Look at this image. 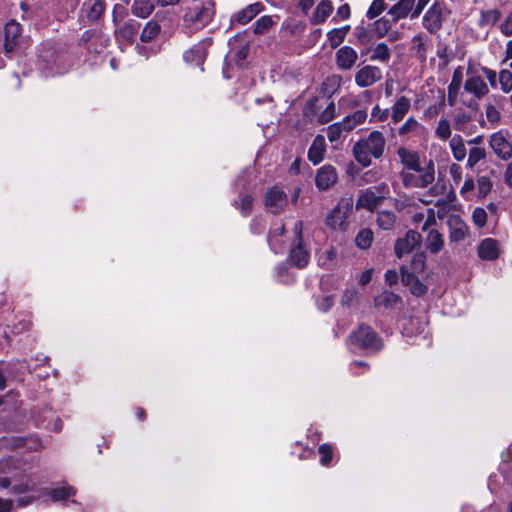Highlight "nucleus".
Segmentation results:
<instances>
[{
  "mask_svg": "<svg viewBox=\"0 0 512 512\" xmlns=\"http://www.w3.org/2000/svg\"><path fill=\"white\" fill-rule=\"evenodd\" d=\"M501 253L499 242L494 238L483 239L477 248V254L480 259L485 261L496 260Z\"/></svg>",
  "mask_w": 512,
  "mask_h": 512,
  "instance_id": "dca6fc26",
  "label": "nucleus"
},
{
  "mask_svg": "<svg viewBox=\"0 0 512 512\" xmlns=\"http://www.w3.org/2000/svg\"><path fill=\"white\" fill-rule=\"evenodd\" d=\"M471 120L472 118L467 112L458 111L454 116V128L465 133L467 132V127Z\"/></svg>",
  "mask_w": 512,
  "mask_h": 512,
  "instance_id": "c03bdc74",
  "label": "nucleus"
},
{
  "mask_svg": "<svg viewBox=\"0 0 512 512\" xmlns=\"http://www.w3.org/2000/svg\"><path fill=\"white\" fill-rule=\"evenodd\" d=\"M4 50L7 54L12 53L17 48L18 38L21 34V26L15 20L9 21L5 26Z\"/></svg>",
  "mask_w": 512,
  "mask_h": 512,
  "instance_id": "a211bd4d",
  "label": "nucleus"
},
{
  "mask_svg": "<svg viewBox=\"0 0 512 512\" xmlns=\"http://www.w3.org/2000/svg\"><path fill=\"white\" fill-rule=\"evenodd\" d=\"M474 189H475V183H474L473 178L470 176V177L466 178L462 187L460 188V195L464 199L470 200L473 195Z\"/></svg>",
  "mask_w": 512,
  "mask_h": 512,
  "instance_id": "052dcab7",
  "label": "nucleus"
},
{
  "mask_svg": "<svg viewBox=\"0 0 512 512\" xmlns=\"http://www.w3.org/2000/svg\"><path fill=\"white\" fill-rule=\"evenodd\" d=\"M350 30V26L346 25L340 28H334L327 32V41L332 48L342 44Z\"/></svg>",
  "mask_w": 512,
  "mask_h": 512,
  "instance_id": "c756f323",
  "label": "nucleus"
},
{
  "mask_svg": "<svg viewBox=\"0 0 512 512\" xmlns=\"http://www.w3.org/2000/svg\"><path fill=\"white\" fill-rule=\"evenodd\" d=\"M263 5L260 2L253 3L232 16V22L240 25L249 23L263 10Z\"/></svg>",
  "mask_w": 512,
  "mask_h": 512,
  "instance_id": "5701e85b",
  "label": "nucleus"
},
{
  "mask_svg": "<svg viewBox=\"0 0 512 512\" xmlns=\"http://www.w3.org/2000/svg\"><path fill=\"white\" fill-rule=\"evenodd\" d=\"M487 212L484 208L477 207L473 210L472 221L478 228H483L487 223Z\"/></svg>",
  "mask_w": 512,
  "mask_h": 512,
  "instance_id": "6e6d98bb",
  "label": "nucleus"
},
{
  "mask_svg": "<svg viewBox=\"0 0 512 512\" xmlns=\"http://www.w3.org/2000/svg\"><path fill=\"white\" fill-rule=\"evenodd\" d=\"M214 15V3L207 0H188L183 4V21L192 30L205 27Z\"/></svg>",
  "mask_w": 512,
  "mask_h": 512,
  "instance_id": "f03ea898",
  "label": "nucleus"
},
{
  "mask_svg": "<svg viewBox=\"0 0 512 512\" xmlns=\"http://www.w3.org/2000/svg\"><path fill=\"white\" fill-rule=\"evenodd\" d=\"M159 31L160 25L158 22L153 20L147 22L140 35L141 41L145 43L151 41L154 37L158 35Z\"/></svg>",
  "mask_w": 512,
  "mask_h": 512,
  "instance_id": "58836bf2",
  "label": "nucleus"
},
{
  "mask_svg": "<svg viewBox=\"0 0 512 512\" xmlns=\"http://www.w3.org/2000/svg\"><path fill=\"white\" fill-rule=\"evenodd\" d=\"M397 155L403 166L402 170L419 171L420 169H424V167L421 165V159L418 152L407 149L405 147H400L397 150Z\"/></svg>",
  "mask_w": 512,
  "mask_h": 512,
  "instance_id": "f3484780",
  "label": "nucleus"
},
{
  "mask_svg": "<svg viewBox=\"0 0 512 512\" xmlns=\"http://www.w3.org/2000/svg\"><path fill=\"white\" fill-rule=\"evenodd\" d=\"M501 31L503 34L512 35V12L506 17L505 21L501 24Z\"/></svg>",
  "mask_w": 512,
  "mask_h": 512,
  "instance_id": "774afa93",
  "label": "nucleus"
},
{
  "mask_svg": "<svg viewBox=\"0 0 512 512\" xmlns=\"http://www.w3.org/2000/svg\"><path fill=\"white\" fill-rule=\"evenodd\" d=\"M486 158V150L482 147L471 148L468 154L467 167L473 168Z\"/></svg>",
  "mask_w": 512,
  "mask_h": 512,
  "instance_id": "37998d69",
  "label": "nucleus"
},
{
  "mask_svg": "<svg viewBox=\"0 0 512 512\" xmlns=\"http://www.w3.org/2000/svg\"><path fill=\"white\" fill-rule=\"evenodd\" d=\"M478 194L480 197H485L492 188L491 180L486 176H481L477 179Z\"/></svg>",
  "mask_w": 512,
  "mask_h": 512,
  "instance_id": "bf43d9fd",
  "label": "nucleus"
},
{
  "mask_svg": "<svg viewBox=\"0 0 512 512\" xmlns=\"http://www.w3.org/2000/svg\"><path fill=\"white\" fill-rule=\"evenodd\" d=\"M337 257V251L335 248L330 247L320 255L318 261L321 266L329 267Z\"/></svg>",
  "mask_w": 512,
  "mask_h": 512,
  "instance_id": "4d7b16f0",
  "label": "nucleus"
},
{
  "mask_svg": "<svg viewBox=\"0 0 512 512\" xmlns=\"http://www.w3.org/2000/svg\"><path fill=\"white\" fill-rule=\"evenodd\" d=\"M337 179L336 169L332 165H324L317 171L315 182L320 190H327L337 182Z\"/></svg>",
  "mask_w": 512,
  "mask_h": 512,
  "instance_id": "aec40b11",
  "label": "nucleus"
},
{
  "mask_svg": "<svg viewBox=\"0 0 512 512\" xmlns=\"http://www.w3.org/2000/svg\"><path fill=\"white\" fill-rule=\"evenodd\" d=\"M276 22L274 21L272 16H262L259 18L254 24V33L263 34L268 31L272 26H274Z\"/></svg>",
  "mask_w": 512,
  "mask_h": 512,
  "instance_id": "a18cd8bd",
  "label": "nucleus"
},
{
  "mask_svg": "<svg viewBox=\"0 0 512 512\" xmlns=\"http://www.w3.org/2000/svg\"><path fill=\"white\" fill-rule=\"evenodd\" d=\"M425 328V321H422L417 317L403 318L401 321L402 334L405 337L418 336L424 333Z\"/></svg>",
  "mask_w": 512,
  "mask_h": 512,
  "instance_id": "4be33fe9",
  "label": "nucleus"
},
{
  "mask_svg": "<svg viewBox=\"0 0 512 512\" xmlns=\"http://www.w3.org/2000/svg\"><path fill=\"white\" fill-rule=\"evenodd\" d=\"M351 349L379 350L382 348V341L369 327L361 325L349 336Z\"/></svg>",
  "mask_w": 512,
  "mask_h": 512,
  "instance_id": "20e7f679",
  "label": "nucleus"
},
{
  "mask_svg": "<svg viewBox=\"0 0 512 512\" xmlns=\"http://www.w3.org/2000/svg\"><path fill=\"white\" fill-rule=\"evenodd\" d=\"M437 224L435 211L429 209L427 221L421 226V230L427 233L424 241L425 247L432 254L439 253L445 244L443 235L437 229Z\"/></svg>",
  "mask_w": 512,
  "mask_h": 512,
  "instance_id": "39448f33",
  "label": "nucleus"
},
{
  "mask_svg": "<svg viewBox=\"0 0 512 512\" xmlns=\"http://www.w3.org/2000/svg\"><path fill=\"white\" fill-rule=\"evenodd\" d=\"M395 22L387 17H381L374 21L372 30L378 38H383L390 31Z\"/></svg>",
  "mask_w": 512,
  "mask_h": 512,
  "instance_id": "4c0bfd02",
  "label": "nucleus"
},
{
  "mask_svg": "<svg viewBox=\"0 0 512 512\" xmlns=\"http://www.w3.org/2000/svg\"><path fill=\"white\" fill-rule=\"evenodd\" d=\"M386 140L382 132L374 130L368 136L359 139L354 147L355 160L363 167L372 163V158L379 159L385 151Z\"/></svg>",
  "mask_w": 512,
  "mask_h": 512,
  "instance_id": "f257e3e1",
  "label": "nucleus"
},
{
  "mask_svg": "<svg viewBox=\"0 0 512 512\" xmlns=\"http://www.w3.org/2000/svg\"><path fill=\"white\" fill-rule=\"evenodd\" d=\"M374 240L372 230L368 228L361 229L355 237V244L359 249L366 250L371 247Z\"/></svg>",
  "mask_w": 512,
  "mask_h": 512,
  "instance_id": "f704fd0d",
  "label": "nucleus"
},
{
  "mask_svg": "<svg viewBox=\"0 0 512 512\" xmlns=\"http://www.w3.org/2000/svg\"><path fill=\"white\" fill-rule=\"evenodd\" d=\"M47 494L51 497L52 501L60 502L74 495L75 490L72 486L64 484L62 486L47 490Z\"/></svg>",
  "mask_w": 512,
  "mask_h": 512,
  "instance_id": "2f4dec72",
  "label": "nucleus"
},
{
  "mask_svg": "<svg viewBox=\"0 0 512 512\" xmlns=\"http://www.w3.org/2000/svg\"><path fill=\"white\" fill-rule=\"evenodd\" d=\"M343 132L346 131V124H344V121L333 123L327 128V137L330 142L337 141Z\"/></svg>",
  "mask_w": 512,
  "mask_h": 512,
  "instance_id": "49530a36",
  "label": "nucleus"
},
{
  "mask_svg": "<svg viewBox=\"0 0 512 512\" xmlns=\"http://www.w3.org/2000/svg\"><path fill=\"white\" fill-rule=\"evenodd\" d=\"M377 223L384 230L391 229L395 223V215L392 212L382 211L377 216Z\"/></svg>",
  "mask_w": 512,
  "mask_h": 512,
  "instance_id": "603ef678",
  "label": "nucleus"
},
{
  "mask_svg": "<svg viewBox=\"0 0 512 512\" xmlns=\"http://www.w3.org/2000/svg\"><path fill=\"white\" fill-rule=\"evenodd\" d=\"M84 5L88 9L87 17L92 21L99 19L105 10V4L101 0H89Z\"/></svg>",
  "mask_w": 512,
  "mask_h": 512,
  "instance_id": "c9c22d12",
  "label": "nucleus"
},
{
  "mask_svg": "<svg viewBox=\"0 0 512 512\" xmlns=\"http://www.w3.org/2000/svg\"><path fill=\"white\" fill-rule=\"evenodd\" d=\"M334 10L333 4L330 0H321L314 12L312 13L309 21L312 25L324 23Z\"/></svg>",
  "mask_w": 512,
  "mask_h": 512,
  "instance_id": "b1692460",
  "label": "nucleus"
},
{
  "mask_svg": "<svg viewBox=\"0 0 512 512\" xmlns=\"http://www.w3.org/2000/svg\"><path fill=\"white\" fill-rule=\"evenodd\" d=\"M390 49L385 43H379L373 50L371 59L381 62H387L390 58Z\"/></svg>",
  "mask_w": 512,
  "mask_h": 512,
  "instance_id": "de8ad7c7",
  "label": "nucleus"
},
{
  "mask_svg": "<svg viewBox=\"0 0 512 512\" xmlns=\"http://www.w3.org/2000/svg\"><path fill=\"white\" fill-rule=\"evenodd\" d=\"M387 9V4L384 0H373L366 11V17L373 20L379 17Z\"/></svg>",
  "mask_w": 512,
  "mask_h": 512,
  "instance_id": "79ce46f5",
  "label": "nucleus"
},
{
  "mask_svg": "<svg viewBox=\"0 0 512 512\" xmlns=\"http://www.w3.org/2000/svg\"><path fill=\"white\" fill-rule=\"evenodd\" d=\"M453 157L457 161H462L467 155L464 141L460 135H454L449 142Z\"/></svg>",
  "mask_w": 512,
  "mask_h": 512,
  "instance_id": "473e14b6",
  "label": "nucleus"
},
{
  "mask_svg": "<svg viewBox=\"0 0 512 512\" xmlns=\"http://www.w3.org/2000/svg\"><path fill=\"white\" fill-rule=\"evenodd\" d=\"M382 198L383 196L377 195L372 189H366L359 195L356 207L373 211L380 204Z\"/></svg>",
  "mask_w": 512,
  "mask_h": 512,
  "instance_id": "a878e982",
  "label": "nucleus"
},
{
  "mask_svg": "<svg viewBox=\"0 0 512 512\" xmlns=\"http://www.w3.org/2000/svg\"><path fill=\"white\" fill-rule=\"evenodd\" d=\"M253 198L248 194L239 195V201L234 202L236 209L240 211L243 216H248L252 210Z\"/></svg>",
  "mask_w": 512,
  "mask_h": 512,
  "instance_id": "a19ab883",
  "label": "nucleus"
},
{
  "mask_svg": "<svg viewBox=\"0 0 512 512\" xmlns=\"http://www.w3.org/2000/svg\"><path fill=\"white\" fill-rule=\"evenodd\" d=\"M464 89L467 93L473 95L476 99H481L489 92L488 86L484 79L474 72L467 73V79L464 83Z\"/></svg>",
  "mask_w": 512,
  "mask_h": 512,
  "instance_id": "f8f14e48",
  "label": "nucleus"
},
{
  "mask_svg": "<svg viewBox=\"0 0 512 512\" xmlns=\"http://www.w3.org/2000/svg\"><path fill=\"white\" fill-rule=\"evenodd\" d=\"M154 10L152 0H134L132 5L133 15L139 18H147Z\"/></svg>",
  "mask_w": 512,
  "mask_h": 512,
  "instance_id": "7c9ffc66",
  "label": "nucleus"
},
{
  "mask_svg": "<svg viewBox=\"0 0 512 512\" xmlns=\"http://www.w3.org/2000/svg\"><path fill=\"white\" fill-rule=\"evenodd\" d=\"M498 84L503 93H510L512 91V71L503 69L498 74Z\"/></svg>",
  "mask_w": 512,
  "mask_h": 512,
  "instance_id": "ea45409f",
  "label": "nucleus"
},
{
  "mask_svg": "<svg viewBox=\"0 0 512 512\" xmlns=\"http://www.w3.org/2000/svg\"><path fill=\"white\" fill-rule=\"evenodd\" d=\"M367 112L365 110H357L354 113L347 115L343 121L346 124V131L353 130L357 125L365 122Z\"/></svg>",
  "mask_w": 512,
  "mask_h": 512,
  "instance_id": "e433bc0d",
  "label": "nucleus"
},
{
  "mask_svg": "<svg viewBox=\"0 0 512 512\" xmlns=\"http://www.w3.org/2000/svg\"><path fill=\"white\" fill-rule=\"evenodd\" d=\"M358 59V52L351 46H342L335 52V64L341 71L351 70Z\"/></svg>",
  "mask_w": 512,
  "mask_h": 512,
  "instance_id": "9b49d317",
  "label": "nucleus"
},
{
  "mask_svg": "<svg viewBox=\"0 0 512 512\" xmlns=\"http://www.w3.org/2000/svg\"><path fill=\"white\" fill-rule=\"evenodd\" d=\"M449 239L451 242H460L469 234V228L466 223L456 215H452L448 219Z\"/></svg>",
  "mask_w": 512,
  "mask_h": 512,
  "instance_id": "6ab92c4d",
  "label": "nucleus"
},
{
  "mask_svg": "<svg viewBox=\"0 0 512 512\" xmlns=\"http://www.w3.org/2000/svg\"><path fill=\"white\" fill-rule=\"evenodd\" d=\"M399 175L405 188H425L435 179L434 165L429 162L424 169L419 171L401 170Z\"/></svg>",
  "mask_w": 512,
  "mask_h": 512,
  "instance_id": "7ed1b4c3",
  "label": "nucleus"
},
{
  "mask_svg": "<svg viewBox=\"0 0 512 512\" xmlns=\"http://www.w3.org/2000/svg\"><path fill=\"white\" fill-rule=\"evenodd\" d=\"M420 123L413 117H409L398 129V133L400 136L407 135L411 132L416 131L420 128Z\"/></svg>",
  "mask_w": 512,
  "mask_h": 512,
  "instance_id": "864d4df0",
  "label": "nucleus"
},
{
  "mask_svg": "<svg viewBox=\"0 0 512 512\" xmlns=\"http://www.w3.org/2000/svg\"><path fill=\"white\" fill-rule=\"evenodd\" d=\"M421 242V235L414 231H408L403 238L397 240L395 253L398 258L410 253Z\"/></svg>",
  "mask_w": 512,
  "mask_h": 512,
  "instance_id": "2eb2a0df",
  "label": "nucleus"
},
{
  "mask_svg": "<svg viewBox=\"0 0 512 512\" xmlns=\"http://www.w3.org/2000/svg\"><path fill=\"white\" fill-rule=\"evenodd\" d=\"M415 0H399L388 10V15L395 23L408 16L411 17L414 10Z\"/></svg>",
  "mask_w": 512,
  "mask_h": 512,
  "instance_id": "412c9836",
  "label": "nucleus"
},
{
  "mask_svg": "<svg viewBox=\"0 0 512 512\" xmlns=\"http://www.w3.org/2000/svg\"><path fill=\"white\" fill-rule=\"evenodd\" d=\"M293 235L294 240L299 243L290 251V261L298 268H303L308 264L310 256L308 251L301 244L302 223L300 221L294 223Z\"/></svg>",
  "mask_w": 512,
  "mask_h": 512,
  "instance_id": "6e6552de",
  "label": "nucleus"
},
{
  "mask_svg": "<svg viewBox=\"0 0 512 512\" xmlns=\"http://www.w3.org/2000/svg\"><path fill=\"white\" fill-rule=\"evenodd\" d=\"M352 209V201L350 199H341L336 207L327 215L326 225L333 230H346L347 217Z\"/></svg>",
  "mask_w": 512,
  "mask_h": 512,
  "instance_id": "0eeeda50",
  "label": "nucleus"
},
{
  "mask_svg": "<svg viewBox=\"0 0 512 512\" xmlns=\"http://www.w3.org/2000/svg\"><path fill=\"white\" fill-rule=\"evenodd\" d=\"M411 107V100L406 96H400L390 109V117L394 124L399 123L408 113Z\"/></svg>",
  "mask_w": 512,
  "mask_h": 512,
  "instance_id": "393cba45",
  "label": "nucleus"
},
{
  "mask_svg": "<svg viewBox=\"0 0 512 512\" xmlns=\"http://www.w3.org/2000/svg\"><path fill=\"white\" fill-rule=\"evenodd\" d=\"M138 27L139 24L135 21L130 20L124 22L115 30L117 39L124 42H131L137 33Z\"/></svg>",
  "mask_w": 512,
  "mask_h": 512,
  "instance_id": "c85d7f7f",
  "label": "nucleus"
},
{
  "mask_svg": "<svg viewBox=\"0 0 512 512\" xmlns=\"http://www.w3.org/2000/svg\"><path fill=\"white\" fill-rule=\"evenodd\" d=\"M335 105L330 103L325 110L319 115L318 120L320 123H327L334 118Z\"/></svg>",
  "mask_w": 512,
  "mask_h": 512,
  "instance_id": "69168bd1",
  "label": "nucleus"
},
{
  "mask_svg": "<svg viewBox=\"0 0 512 512\" xmlns=\"http://www.w3.org/2000/svg\"><path fill=\"white\" fill-rule=\"evenodd\" d=\"M380 301L386 307H394L400 302V298L392 292H384Z\"/></svg>",
  "mask_w": 512,
  "mask_h": 512,
  "instance_id": "0e129e2a",
  "label": "nucleus"
},
{
  "mask_svg": "<svg viewBox=\"0 0 512 512\" xmlns=\"http://www.w3.org/2000/svg\"><path fill=\"white\" fill-rule=\"evenodd\" d=\"M318 451H319V454L321 455L320 464L323 466H327L332 460V456H333L332 447L329 444H322L319 447Z\"/></svg>",
  "mask_w": 512,
  "mask_h": 512,
  "instance_id": "13d9d810",
  "label": "nucleus"
},
{
  "mask_svg": "<svg viewBox=\"0 0 512 512\" xmlns=\"http://www.w3.org/2000/svg\"><path fill=\"white\" fill-rule=\"evenodd\" d=\"M325 152H326L325 139L322 135H318L314 138V140L308 150V159L314 165H317L323 160Z\"/></svg>",
  "mask_w": 512,
  "mask_h": 512,
  "instance_id": "bb28decb",
  "label": "nucleus"
},
{
  "mask_svg": "<svg viewBox=\"0 0 512 512\" xmlns=\"http://www.w3.org/2000/svg\"><path fill=\"white\" fill-rule=\"evenodd\" d=\"M17 446L25 447L27 450L37 451L44 447L42 441L37 436L20 439Z\"/></svg>",
  "mask_w": 512,
  "mask_h": 512,
  "instance_id": "3c124183",
  "label": "nucleus"
},
{
  "mask_svg": "<svg viewBox=\"0 0 512 512\" xmlns=\"http://www.w3.org/2000/svg\"><path fill=\"white\" fill-rule=\"evenodd\" d=\"M446 8L444 4L435 2L423 16V26L431 33L438 31L442 27Z\"/></svg>",
  "mask_w": 512,
  "mask_h": 512,
  "instance_id": "1a4fd4ad",
  "label": "nucleus"
},
{
  "mask_svg": "<svg viewBox=\"0 0 512 512\" xmlns=\"http://www.w3.org/2000/svg\"><path fill=\"white\" fill-rule=\"evenodd\" d=\"M500 18V13L496 9L484 11L481 13V17L479 19V26L484 27L488 25H493Z\"/></svg>",
  "mask_w": 512,
  "mask_h": 512,
  "instance_id": "09e8293b",
  "label": "nucleus"
},
{
  "mask_svg": "<svg viewBox=\"0 0 512 512\" xmlns=\"http://www.w3.org/2000/svg\"><path fill=\"white\" fill-rule=\"evenodd\" d=\"M285 233V226L283 224H275L274 228L270 231L269 234V244L271 249L275 252H281L285 247V241L281 239Z\"/></svg>",
  "mask_w": 512,
  "mask_h": 512,
  "instance_id": "cd10ccee",
  "label": "nucleus"
},
{
  "mask_svg": "<svg viewBox=\"0 0 512 512\" xmlns=\"http://www.w3.org/2000/svg\"><path fill=\"white\" fill-rule=\"evenodd\" d=\"M287 203L288 198L286 193L278 187H273L266 194L265 204L272 213L277 214L281 212L286 207Z\"/></svg>",
  "mask_w": 512,
  "mask_h": 512,
  "instance_id": "4468645a",
  "label": "nucleus"
},
{
  "mask_svg": "<svg viewBox=\"0 0 512 512\" xmlns=\"http://www.w3.org/2000/svg\"><path fill=\"white\" fill-rule=\"evenodd\" d=\"M358 300V291L355 288H347L341 298V304L343 306H351Z\"/></svg>",
  "mask_w": 512,
  "mask_h": 512,
  "instance_id": "680f3d73",
  "label": "nucleus"
},
{
  "mask_svg": "<svg viewBox=\"0 0 512 512\" xmlns=\"http://www.w3.org/2000/svg\"><path fill=\"white\" fill-rule=\"evenodd\" d=\"M212 41L210 38H206L197 44L193 45L190 49L186 50L183 54L185 62L201 65L207 56V49L211 45Z\"/></svg>",
  "mask_w": 512,
  "mask_h": 512,
  "instance_id": "ddd939ff",
  "label": "nucleus"
},
{
  "mask_svg": "<svg viewBox=\"0 0 512 512\" xmlns=\"http://www.w3.org/2000/svg\"><path fill=\"white\" fill-rule=\"evenodd\" d=\"M435 134L441 140L449 139L451 137L450 122L445 118H441L435 129Z\"/></svg>",
  "mask_w": 512,
  "mask_h": 512,
  "instance_id": "8fccbe9b",
  "label": "nucleus"
},
{
  "mask_svg": "<svg viewBox=\"0 0 512 512\" xmlns=\"http://www.w3.org/2000/svg\"><path fill=\"white\" fill-rule=\"evenodd\" d=\"M486 118L491 123H498L501 119L500 111L492 104H489L485 108Z\"/></svg>",
  "mask_w": 512,
  "mask_h": 512,
  "instance_id": "e2e57ef3",
  "label": "nucleus"
},
{
  "mask_svg": "<svg viewBox=\"0 0 512 512\" xmlns=\"http://www.w3.org/2000/svg\"><path fill=\"white\" fill-rule=\"evenodd\" d=\"M462 83V71L460 68L456 69L453 73L451 83L448 87V101L451 105L454 104L457 93Z\"/></svg>",
  "mask_w": 512,
  "mask_h": 512,
  "instance_id": "72a5a7b5",
  "label": "nucleus"
},
{
  "mask_svg": "<svg viewBox=\"0 0 512 512\" xmlns=\"http://www.w3.org/2000/svg\"><path fill=\"white\" fill-rule=\"evenodd\" d=\"M390 116L389 109H382L379 105H375L371 111L370 122L377 123L386 121Z\"/></svg>",
  "mask_w": 512,
  "mask_h": 512,
  "instance_id": "5fc2aeb1",
  "label": "nucleus"
},
{
  "mask_svg": "<svg viewBox=\"0 0 512 512\" xmlns=\"http://www.w3.org/2000/svg\"><path fill=\"white\" fill-rule=\"evenodd\" d=\"M488 144L493 153L502 161L512 158V141L506 130H499L489 136Z\"/></svg>",
  "mask_w": 512,
  "mask_h": 512,
  "instance_id": "423d86ee",
  "label": "nucleus"
},
{
  "mask_svg": "<svg viewBox=\"0 0 512 512\" xmlns=\"http://www.w3.org/2000/svg\"><path fill=\"white\" fill-rule=\"evenodd\" d=\"M355 83L360 88L371 87L382 79V71L374 65H365L354 76Z\"/></svg>",
  "mask_w": 512,
  "mask_h": 512,
  "instance_id": "9d476101",
  "label": "nucleus"
},
{
  "mask_svg": "<svg viewBox=\"0 0 512 512\" xmlns=\"http://www.w3.org/2000/svg\"><path fill=\"white\" fill-rule=\"evenodd\" d=\"M449 173L455 184H459L462 179V168L458 164H451L449 168Z\"/></svg>",
  "mask_w": 512,
  "mask_h": 512,
  "instance_id": "338daca9",
  "label": "nucleus"
}]
</instances>
